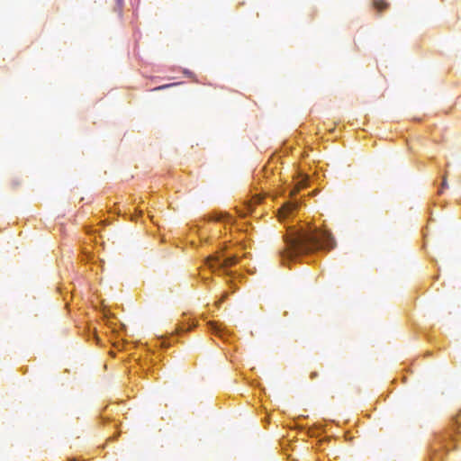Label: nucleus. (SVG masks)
<instances>
[{
    "label": "nucleus",
    "mask_w": 461,
    "mask_h": 461,
    "mask_svg": "<svg viewBox=\"0 0 461 461\" xmlns=\"http://www.w3.org/2000/svg\"><path fill=\"white\" fill-rule=\"evenodd\" d=\"M296 206L297 205L294 203H287L283 206L281 213H283L284 216H285L286 214L295 210Z\"/></svg>",
    "instance_id": "obj_4"
},
{
    "label": "nucleus",
    "mask_w": 461,
    "mask_h": 461,
    "mask_svg": "<svg viewBox=\"0 0 461 461\" xmlns=\"http://www.w3.org/2000/svg\"><path fill=\"white\" fill-rule=\"evenodd\" d=\"M176 85H178V83L163 85V86L154 88V90H161V89H165V88L170 87L172 86H176Z\"/></svg>",
    "instance_id": "obj_6"
},
{
    "label": "nucleus",
    "mask_w": 461,
    "mask_h": 461,
    "mask_svg": "<svg viewBox=\"0 0 461 461\" xmlns=\"http://www.w3.org/2000/svg\"><path fill=\"white\" fill-rule=\"evenodd\" d=\"M447 182L446 176H444L443 181H442V189L447 188Z\"/></svg>",
    "instance_id": "obj_8"
},
{
    "label": "nucleus",
    "mask_w": 461,
    "mask_h": 461,
    "mask_svg": "<svg viewBox=\"0 0 461 461\" xmlns=\"http://www.w3.org/2000/svg\"><path fill=\"white\" fill-rule=\"evenodd\" d=\"M318 375H318V372L314 371V372H312V373L310 374V378H311L312 380H313V379L317 378V377H318Z\"/></svg>",
    "instance_id": "obj_7"
},
{
    "label": "nucleus",
    "mask_w": 461,
    "mask_h": 461,
    "mask_svg": "<svg viewBox=\"0 0 461 461\" xmlns=\"http://www.w3.org/2000/svg\"><path fill=\"white\" fill-rule=\"evenodd\" d=\"M237 263L236 257H228L223 258L221 254L210 256L206 259V264L212 271L216 269H225Z\"/></svg>",
    "instance_id": "obj_2"
},
{
    "label": "nucleus",
    "mask_w": 461,
    "mask_h": 461,
    "mask_svg": "<svg viewBox=\"0 0 461 461\" xmlns=\"http://www.w3.org/2000/svg\"><path fill=\"white\" fill-rule=\"evenodd\" d=\"M118 5L121 7L122 4V0H116Z\"/></svg>",
    "instance_id": "obj_9"
},
{
    "label": "nucleus",
    "mask_w": 461,
    "mask_h": 461,
    "mask_svg": "<svg viewBox=\"0 0 461 461\" xmlns=\"http://www.w3.org/2000/svg\"><path fill=\"white\" fill-rule=\"evenodd\" d=\"M221 217H217L216 218V221H221Z\"/></svg>",
    "instance_id": "obj_10"
},
{
    "label": "nucleus",
    "mask_w": 461,
    "mask_h": 461,
    "mask_svg": "<svg viewBox=\"0 0 461 461\" xmlns=\"http://www.w3.org/2000/svg\"><path fill=\"white\" fill-rule=\"evenodd\" d=\"M285 242V249L281 252L283 258H291L317 249L330 250L336 245L330 232L318 230L296 231Z\"/></svg>",
    "instance_id": "obj_1"
},
{
    "label": "nucleus",
    "mask_w": 461,
    "mask_h": 461,
    "mask_svg": "<svg viewBox=\"0 0 461 461\" xmlns=\"http://www.w3.org/2000/svg\"><path fill=\"white\" fill-rule=\"evenodd\" d=\"M209 325H210L211 330L213 332H215V333L220 332L221 329H220L219 325L216 322L211 321V322H209Z\"/></svg>",
    "instance_id": "obj_5"
},
{
    "label": "nucleus",
    "mask_w": 461,
    "mask_h": 461,
    "mask_svg": "<svg viewBox=\"0 0 461 461\" xmlns=\"http://www.w3.org/2000/svg\"><path fill=\"white\" fill-rule=\"evenodd\" d=\"M373 5L378 14H381L389 7V4L384 0H374Z\"/></svg>",
    "instance_id": "obj_3"
}]
</instances>
